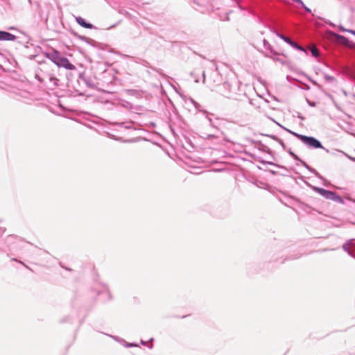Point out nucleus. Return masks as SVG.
<instances>
[{
    "mask_svg": "<svg viewBox=\"0 0 355 355\" xmlns=\"http://www.w3.org/2000/svg\"><path fill=\"white\" fill-rule=\"evenodd\" d=\"M53 61L59 67H64L68 70H74L76 69L75 66L67 58L60 56L58 54L53 55Z\"/></svg>",
    "mask_w": 355,
    "mask_h": 355,
    "instance_id": "1",
    "label": "nucleus"
},
{
    "mask_svg": "<svg viewBox=\"0 0 355 355\" xmlns=\"http://www.w3.org/2000/svg\"><path fill=\"white\" fill-rule=\"evenodd\" d=\"M295 135L298 139H300L302 141H303L305 144L310 147H313L315 148H322L321 143L313 137H307L299 134H295Z\"/></svg>",
    "mask_w": 355,
    "mask_h": 355,
    "instance_id": "2",
    "label": "nucleus"
},
{
    "mask_svg": "<svg viewBox=\"0 0 355 355\" xmlns=\"http://www.w3.org/2000/svg\"><path fill=\"white\" fill-rule=\"evenodd\" d=\"M315 191L327 199H335L336 193L322 188L315 187Z\"/></svg>",
    "mask_w": 355,
    "mask_h": 355,
    "instance_id": "3",
    "label": "nucleus"
},
{
    "mask_svg": "<svg viewBox=\"0 0 355 355\" xmlns=\"http://www.w3.org/2000/svg\"><path fill=\"white\" fill-rule=\"evenodd\" d=\"M15 39V36L11 33L4 31H0V40L12 41Z\"/></svg>",
    "mask_w": 355,
    "mask_h": 355,
    "instance_id": "4",
    "label": "nucleus"
},
{
    "mask_svg": "<svg viewBox=\"0 0 355 355\" xmlns=\"http://www.w3.org/2000/svg\"><path fill=\"white\" fill-rule=\"evenodd\" d=\"M76 20L77 23L80 25L81 26L86 28H92L93 26L92 24L87 23L85 21L84 19H83L80 17H76Z\"/></svg>",
    "mask_w": 355,
    "mask_h": 355,
    "instance_id": "5",
    "label": "nucleus"
},
{
    "mask_svg": "<svg viewBox=\"0 0 355 355\" xmlns=\"http://www.w3.org/2000/svg\"><path fill=\"white\" fill-rule=\"evenodd\" d=\"M310 50L314 57H318L319 55V51L315 46H312Z\"/></svg>",
    "mask_w": 355,
    "mask_h": 355,
    "instance_id": "6",
    "label": "nucleus"
},
{
    "mask_svg": "<svg viewBox=\"0 0 355 355\" xmlns=\"http://www.w3.org/2000/svg\"><path fill=\"white\" fill-rule=\"evenodd\" d=\"M280 37L287 43H288L290 44H293V41L289 37H285L284 35H281Z\"/></svg>",
    "mask_w": 355,
    "mask_h": 355,
    "instance_id": "7",
    "label": "nucleus"
},
{
    "mask_svg": "<svg viewBox=\"0 0 355 355\" xmlns=\"http://www.w3.org/2000/svg\"><path fill=\"white\" fill-rule=\"evenodd\" d=\"M291 46L297 48V49H300L301 51H305L304 49L302 48V46H299L297 43L293 42V44H291Z\"/></svg>",
    "mask_w": 355,
    "mask_h": 355,
    "instance_id": "8",
    "label": "nucleus"
},
{
    "mask_svg": "<svg viewBox=\"0 0 355 355\" xmlns=\"http://www.w3.org/2000/svg\"><path fill=\"white\" fill-rule=\"evenodd\" d=\"M46 9H47V13L46 15V20H47L48 17H49V11L52 8H51V6H50V5H46Z\"/></svg>",
    "mask_w": 355,
    "mask_h": 355,
    "instance_id": "9",
    "label": "nucleus"
},
{
    "mask_svg": "<svg viewBox=\"0 0 355 355\" xmlns=\"http://www.w3.org/2000/svg\"><path fill=\"white\" fill-rule=\"evenodd\" d=\"M301 4L303 6V7L304 8V9H305L307 12H311V10H310L309 8H307L306 6H305V5H304L303 3H301Z\"/></svg>",
    "mask_w": 355,
    "mask_h": 355,
    "instance_id": "10",
    "label": "nucleus"
},
{
    "mask_svg": "<svg viewBox=\"0 0 355 355\" xmlns=\"http://www.w3.org/2000/svg\"><path fill=\"white\" fill-rule=\"evenodd\" d=\"M349 32L355 35V31L351 30V31H349Z\"/></svg>",
    "mask_w": 355,
    "mask_h": 355,
    "instance_id": "11",
    "label": "nucleus"
},
{
    "mask_svg": "<svg viewBox=\"0 0 355 355\" xmlns=\"http://www.w3.org/2000/svg\"><path fill=\"white\" fill-rule=\"evenodd\" d=\"M295 2L302 3V1L301 0H293Z\"/></svg>",
    "mask_w": 355,
    "mask_h": 355,
    "instance_id": "12",
    "label": "nucleus"
},
{
    "mask_svg": "<svg viewBox=\"0 0 355 355\" xmlns=\"http://www.w3.org/2000/svg\"><path fill=\"white\" fill-rule=\"evenodd\" d=\"M50 80H57L56 78H50Z\"/></svg>",
    "mask_w": 355,
    "mask_h": 355,
    "instance_id": "13",
    "label": "nucleus"
}]
</instances>
